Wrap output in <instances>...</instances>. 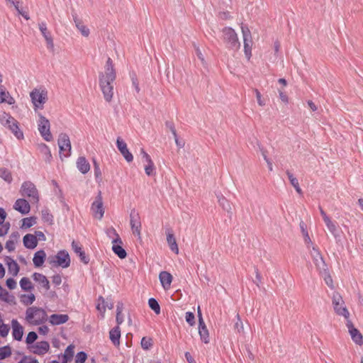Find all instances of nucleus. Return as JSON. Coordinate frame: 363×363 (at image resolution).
I'll return each mask as SVG.
<instances>
[{"mask_svg":"<svg viewBox=\"0 0 363 363\" xmlns=\"http://www.w3.org/2000/svg\"><path fill=\"white\" fill-rule=\"evenodd\" d=\"M116 146L128 162H130L133 160V156L129 152L126 143L120 137H118L116 140Z\"/></svg>","mask_w":363,"mask_h":363,"instance_id":"nucleus-18","label":"nucleus"},{"mask_svg":"<svg viewBox=\"0 0 363 363\" xmlns=\"http://www.w3.org/2000/svg\"><path fill=\"white\" fill-rule=\"evenodd\" d=\"M6 248L9 251L12 252L15 250V242L13 240H9L6 242Z\"/></svg>","mask_w":363,"mask_h":363,"instance_id":"nucleus-64","label":"nucleus"},{"mask_svg":"<svg viewBox=\"0 0 363 363\" xmlns=\"http://www.w3.org/2000/svg\"><path fill=\"white\" fill-rule=\"evenodd\" d=\"M38 126V130L43 139L46 141H51L52 135L50 130V121L41 114L39 115Z\"/></svg>","mask_w":363,"mask_h":363,"instance_id":"nucleus-7","label":"nucleus"},{"mask_svg":"<svg viewBox=\"0 0 363 363\" xmlns=\"http://www.w3.org/2000/svg\"><path fill=\"white\" fill-rule=\"evenodd\" d=\"M332 303L335 313L343 316L346 320L350 319V312L345 306V301L342 296L337 291L333 292L332 296Z\"/></svg>","mask_w":363,"mask_h":363,"instance_id":"nucleus-4","label":"nucleus"},{"mask_svg":"<svg viewBox=\"0 0 363 363\" xmlns=\"http://www.w3.org/2000/svg\"><path fill=\"white\" fill-rule=\"evenodd\" d=\"M13 208L23 215L28 214L30 211V204L25 199H17L13 205Z\"/></svg>","mask_w":363,"mask_h":363,"instance_id":"nucleus-20","label":"nucleus"},{"mask_svg":"<svg viewBox=\"0 0 363 363\" xmlns=\"http://www.w3.org/2000/svg\"><path fill=\"white\" fill-rule=\"evenodd\" d=\"M77 167L81 173L86 174L90 169V164L84 157L81 156L77 160Z\"/></svg>","mask_w":363,"mask_h":363,"instance_id":"nucleus-33","label":"nucleus"},{"mask_svg":"<svg viewBox=\"0 0 363 363\" xmlns=\"http://www.w3.org/2000/svg\"><path fill=\"white\" fill-rule=\"evenodd\" d=\"M286 174L289 178V180L291 183V184L294 186L297 184H298V179L293 175V174L289 171V170H287L286 172Z\"/></svg>","mask_w":363,"mask_h":363,"instance_id":"nucleus-57","label":"nucleus"},{"mask_svg":"<svg viewBox=\"0 0 363 363\" xmlns=\"http://www.w3.org/2000/svg\"><path fill=\"white\" fill-rule=\"evenodd\" d=\"M20 286L22 290L25 291H31L34 288L32 282L28 277H23L20 280Z\"/></svg>","mask_w":363,"mask_h":363,"instance_id":"nucleus-38","label":"nucleus"},{"mask_svg":"<svg viewBox=\"0 0 363 363\" xmlns=\"http://www.w3.org/2000/svg\"><path fill=\"white\" fill-rule=\"evenodd\" d=\"M72 248L73 251L79 257L80 260L83 263H84V264L89 263V258L88 256H86L85 255L84 251H83L82 249V245L79 242L73 240L72 242Z\"/></svg>","mask_w":363,"mask_h":363,"instance_id":"nucleus-23","label":"nucleus"},{"mask_svg":"<svg viewBox=\"0 0 363 363\" xmlns=\"http://www.w3.org/2000/svg\"><path fill=\"white\" fill-rule=\"evenodd\" d=\"M130 224L133 233L140 238L141 230L140 217L135 208L132 209L130 213Z\"/></svg>","mask_w":363,"mask_h":363,"instance_id":"nucleus-12","label":"nucleus"},{"mask_svg":"<svg viewBox=\"0 0 363 363\" xmlns=\"http://www.w3.org/2000/svg\"><path fill=\"white\" fill-rule=\"evenodd\" d=\"M148 305H149V307L156 313V314H160V304L158 303V301L154 298H149L148 300Z\"/></svg>","mask_w":363,"mask_h":363,"instance_id":"nucleus-43","label":"nucleus"},{"mask_svg":"<svg viewBox=\"0 0 363 363\" xmlns=\"http://www.w3.org/2000/svg\"><path fill=\"white\" fill-rule=\"evenodd\" d=\"M159 279L164 289H168L170 287L172 281V276L170 273L166 271H162L159 274Z\"/></svg>","mask_w":363,"mask_h":363,"instance_id":"nucleus-27","label":"nucleus"},{"mask_svg":"<svg viewBox=\"0 0 363 363\" xmlns=\"http://www.w3.org/2000/svg\"><path fill=\"white\" fill-rule=\"evenodd\" d=\"M311 256L319 274L328 269L320 252L315 247H313Z\"/></svg>","mask_w":363,"mask_h":363,"instance_id":"nucleus-14","label":"nucleus"},{"mask_svg":"<svg viewBox=\"0 0 363 363\" xmlns=\"http://www.w3.org/2000/svg\"><path fill=\"white\" fill-rule=\"evenodd\" d=\"M38 339V335L35 332H29L26 338V342L30 346Z\"/></svg>","mask_w":363,"mask_h":363,"instance_id":"nucleus-50","label":"nucleus"},{"mask_svg":"<svg viewBox=\"0 0 363 363\" xmlns=\"http://www.w3.org/2000/svg\"><path fill=\"white\" fill-rule=\"evenodd\" d=\"M346 325L348 328V331L351 336L352 340L359 345H362L363 344V337L360 332L354 328L352 322L348 319L346 322Z\"/></svg>","mask_w":363,"mask_h":363,"instance_id":"nucleus-16","label":"nucleus"},{"mask_svg":"<svg viewBox=\"0 0 363 363\" xmlns=\"http://www.w3.org/2000/svg\"><path fill=\"white\" fill-rule=\"evenodd\" d=\"M9 123H11L7 128L12 132L15 137L18 139L23 138V131L19 128L18 122L16 119H11Z\"/></svg>","mask_w":363,"mask_h":363,"instance_id":"nucleus-26","label":"nucleus"},{"mask_svg":"<svg viewBox=\"0 0 363 363\" xmlns=\"http://www.w3.org/2000/svg\"><path fill=\"white\" fill-rule=\"evenodd\" d=\"M9 332V327L3 323V320L0 319V335L2 337H5L8 335Z\"/></svg>","mask_w":363,"mask_h":363,"instance_id":"nucleus-52","label":"nucleus"},{"mask_svg":"<svg viewBox=\"0 0 363 363\" xmlns=\"http://www.w3.org/2000/svg\"><path fill=\"white\" fill-rule=\"evenodd\" d=\"M106 308L112 309L113 308V302L108 299L105 301L102 296H99L96 304V309L100 312L102 317H104Z\"/></svg>","mask_w":363,"mask_h":363,"instance_id":"nucleus-22","label":"nucleus"},{"mask_svg":"<svg viewBox=\"0 0 363 363\" xmlns=\"http://www.w3.org/2000/svg\"><path fill=\"white\" fill-rule=\"evenodd\" d=\"M58 145L60 157L62 155L68 157L71 154V143L69 136L66 133H61L58 138Z\"/></svg>","mask_w":363,"mask_h":363,"instance_id":"nucleus-9","label":"nucleus"},{"mask_svg":"<svg viewBox=\"0 0 363 363\" xmlns=\"http://www.w3.org/2000/svg\"><path fill=\"white\" fill-rule=\"evenodd\" d=\"M42 218L44 221L48 222L50 224L53 221V216L48 212V210L42 211Z\"/></svg>","mask_w":363,"mask_h":363,"instance_id":"nucleus-56","label":"nucleus"},{"mask_svg":"<svg viewBox=\"0 0 363 363\" xmlns=\"http://www.w3.org/2000/svg\"><path fill=\"white\" fill-rule=\"evenodd\" d=\"M110 232L113 233L115 235V238L112 240L113 246L112 250L113 252L120 258L124 259L127 256L126 251L122 247L123 242L119 236V235L116 233V230L111 228Z\"/></svg>","mask_w":363,"mask_h":363,"instance_id":"nucleus-8","label":"nucleus"},{"mask_svg":"<svg viewBox=\"0 0 363 363\" xmlns=\"http://www.w3.org/2000/svg\"><path fill=\"white\" fill-rule=\"evenodd\" d=\"M30 96L35 108H43V104L47 101V91L44 90L40 91L35 89L30 92Z\"/></svg>","mask_w":363,"mask_h":363,"instance_id":"nucleus-11","label":"nucleus"},{"mask_svg":"<svg viewBox=\"0 0 363 363\" xmlns=\"http://www.w3.org/2000/svg\"><path fill=\"white\" fill-rule=\"evenodd\" d=\"M237 318L238 321L235 323V328L238 330V333H240L243 330V324L238 314L237 315Z\"/></svg>","mask_w":363,"mask_h":363,"instance_id":"nucleus-62","label":"nucleus"},{"mask_svg":"<svg viewBox=\"0 0 363 363\" xmlns=\"http://www.w3.org/2000/svg\"><path fill=\"white\" fill-rule=\"evenodd\" d=\"M87 358V354L84 352H79L75 357L76 363H84Z\"/></svg>","mask_w":363,"mask_h":363,"instance_id":"nucleus-55","label":"nucleus"},{"mask_svg":"<svg viewBox=\"0 0 363 363\" xmlns=\"http://www.w3.org/2000/svg\"><path fill=\"white\" fill-rule=\"evenodd\" d=\"M38 26H39V30L41 32V34L43 35V36L44 37V38L47 43L48 48L50 49V50H53V48H54L53 40H52L51 33L48 30L46 23L41 22L38 24Z\"/></svg>","mask_w":363,"mask_h":363,"instance_id":"nucleus-19","label":"nucleus"},{"mask_svg":"<svg viewBox=\"0 0 363 363\" xmlns=\"http://www.w3.org/2000/svg\"><path fill=\"white\" fill-rule=\"evenodd\" d=\"M12 351L9 345H5L0 347V361L11 355Z\"/></svg>","mask_w":363,"mask_h":363,"instance_id":"nucleus-41","label":"nucleus"},{"mask_svg":"<svg viewBox=\"0 0 363 363\" xmlns=\"http://www.w3.org/2000/svg\"><path fill=\"white\" fill-rule=\"evenodd\" d=\"M33 280L38 282L40 286L46 291L50 289V285L47 277L43 274L34 272L32 276Z\"/></svg>","mask_w":363,"mask_h":363,"instance_id":"nucleus-25","label":"nucleus"},{"mask_svg":"<svg viewBox=\"0 0 363 363\" xmlns=\"http://www.w3.org/2000/svg\"><path fill=\"white\" fill-rule=\"evenodd\" d=\"M38 148L40 152L43 155V157L45 162L50 163L52 159V156L49 147L44 143H40L38 145Z\"/></svg>","mask_w":363,"mask_h":363,"instance_id":"nucleus-32","label":"nucleus"},{"mask_svg":"<svg viewBox=\"0 0 363 363\" xmlns=\"http://www.w3.org/2000/svg\"><path fill=\"white\" fill-rule=\"evenodd\" d=\"M223 40L228 49L238 50L240 48L238 35L235 30L230 27H225L222 30Z\"/></svg>","mask_w":363,"mask_h":363,"instance_id":"nucleus-3","label":"nucleus"},{"mask_svg":"<svg viewBox=\"0 0 363 363\" xmlns=\"http://www.w3.org/2000/svg\"><path fill=\"white\" fill-rule=\"evenodd\" d=\"M18 363H39L35 357L24 356Z\"/></svg>","mask_w":363,"mask_h":363,"instance_id":"nucleus-58","label":"nucleus"},{"mask_svg":"<svg viewBox=\"0 0 363 363\" xmlns=\"http://www.w3.org/2000/svg\"><path fill=\"white\" fill-rule=\"evenodd\" d=\"M94 208V217L101 220L104 214V208L103 205L101 191H99L95 201L92 203V208Z\"/></svg>","mask_w":363,"mask_h":363,"instance_id":"nucleus-15","label":"nucleus"},{"mask_svg":"<svg viewBox=\"0 0 363 363\" xmlns=\"http://www.w3.org/2000/svg\"><path fill=\"white\" fill-rule=\"evenodd\" d=\"M12 326V335L14 340L21 341L23 335V328L16 319H13L11 321Z\"/></svg>","mask_w":363,"mask_h":363,"instance_id":"nucleus-21","label":"nucleus"},{"mask_svg":"<svg viewBox=\"0 0 363 363\" xmlns=\"http://www.w3.org/2000/svg\"><path fill=\"white\" fill-rule=\"evenodd\" d=\"M20 300L24 306H30L35 301V296L33 294H21Z\"/></svg>","mask_w":363,"mask_h":363,"instance_id":"nucleus-39","label":"nucleus"},{"mask_svg":"<svg viewBox=\"0 0 363 363\" xmlns=\"http://www.w3.org/2000/svg\"><path fill=\"white\" fill-rule=\"evenodd\" d=\"M255 95H256V98H257L258 104L260 106H264L266 104V103H265V101L262 99L261 93L257 89H255Z\"/></svg>","mask_w":363,"mask_h":363,"instance_id":"nucleus-61","label":"nucleus"},{"mask_svg":"<svg viewBox=\"0 0 363 363\" xmlns=\"http://www.w3.org/2000/svg\"><path fill=\"white\" fill-rule=\"evenodd\" d=\"M155 168L152 161L147 162V164L145 166V172L147 175H153L155 173Z\"/></svg>","mask_w":363,"mask_h":363,"instance_id":"nucleus-51","label":"nucleus"},{"mask_svg":"<svg viewBox=\"0 0 363 363\" xmlns=\"http://www.w3.org/2000/svg\"><path fill=\"white\" fill-rule=\"evenodd\" d=\"M130 77L132 82V85L134 87L135 90L137 93H139L140 91V86H139V82L138 80L137 74L135 72H132L130 73Z\"/></svg>","mask_w":363,"mask_h":363,"instance_id":"nucleus-46","label":"nucleus"},{"mask_svg":"<svg viewBox=\"0 0 363 363\" xmlns=\"http://www.w3.org/2000/svg\"><path fill=\"white\" fill-rule=\"evenodd\" d=\"M74 347L72 345H69L66 348L63 356L65 363H66L69 360H71L72 358L73 357L74 353Z\"/></svg>","mask_w":363,"mask_h":363,"instance_id":"nucleus-42","label":"nucleus"},{"mask_svg":"<svg viewBox=\"0 0 363 363\" xmlns=\"http://www.w3.org/2000/svg\"><path fill=\"white\" fill-rule=\"evenodd\" d=\"M165 125L171 131L173 136H176V135H177L174 124L172 121H166Z\"/></svg>","mask_w":363,"mask_h":363,"instance_id":"nucleus-59","label":"nucleus"},{"mask_svg":"<svg viewBox=\"0 0 363 363\" xmlns=\"http://www.w3.org/2000/svg\"><path fill=\"white\" fill-rule=\"evenodd\" d=\"M45 257H46V254L44 250H40L37 251L34 254V256L33 258V264H34L35 267H41L45 260Z\"/></svg>","mask_w":363,"mask_h":363,"instance_id":"nucleus-34","label":"nucleus"},{"mask_svg":"<svg viewBox=\"0 0 363 363\" xmlns=\"http://www.w3.org/2000/svg\"><path fill=\"white\" fill-rule=\"evenodd\" d=\"M320 274L321 275V277L323 278L325 284L332 289H334V285H333V279L330 274V272L328 270L325 271V272H323L321 273H320Z\"/></svg>","mask_w":363,"mask_h":363,"instance_id":"nucleus-40","label":"nucleus"},{"mask_svg":"<svg viewBox=\"0 0 363 363\" xmlns=\"http://www.w3.org/2000/svg\"><path fill=\"white\" fill-rule=\"evenodd\" d=\"M11 119H15V118L6 113H3L1 115H0L1 123L6 128L11 123H9V121H11Z\"/></svg>","mask_w":363,"mask_h":363,"instance_id":"nucleus-49","label":"nucleus"},{"mask_svg":"<svg viewBox=\"0 0 363 363\" xmlns=\"http://www.w3.org/2000/svg\"><path fill=\"white\" fill-rule=\"evenodd\" d=\"M5 261L6 264L8 265L9 272L12 274L13 277L17 276L19 272V266L17 262L13 260L11 257L6 256L5 257Z\"/></svg>","mask_w":363,"mask_h":363,"instance_id":"nucleus-31","label":"nucleus"},{"mask_svg":"<svg viewBox=\"0 0 363 363\" xmlns=\"http://www.w3.org/2000/svg\"><path fill=\"white\" fill-rule=\"evenodd\" d=\"M140 344L143 349L146 350H149L152 345V339L143 337L141 340Z\"/></svg>","mask_w":363,"mask_h":363,"instance_id":"nucleus-53","label":"nucleus"},{"mask_svg":"<svg viewBox=\"0 0 363 363\" xmlns=\"http://www.w3.org/2000/svg\"><path fill=\"white\" fill-rule=\"evenodd\" d=\"M11 119H15V118L6 113H3L1 115H0L1 123L6 128L11 123H9V121H11Z\"/></svg>","mask_w":363,"mask_h":363,"instance_id":"nucleus-48","label":"nucleus"},{"mask_svg":"<svg viewBox=\"0 0 363 363\" xmlns=\"http://www.w3.org/2000/svg\"><path fill=\"white\" fill-rule=\"evenodd\" d=\"M69 320L67 314H52L50 316L49 322L52 325H58L65 323Z\"/></svg>","mask_w":363,"mask_h":363,"instance_id":"nucleus-28","label":"nucleus"},{"mask_svg":"<svg viewBox=\"0 0 363 363\" xmlns=\"http://www.w3.org/2000/svg\"><path fill=\"white\" fill-rule=\"evenodd\" d=\"M185 320L189 325L193 326L195 325V315L194 313L191 311L186 312L185 313Z\"/></svg>","mask_w":363,"mask_h":363,"instance_id":"nucleus-54","label":"nucleus"},{"mask_svg":"<svg viewBox=\"0 0 363 363\" xmlns=\"http://www.w3.org/2000/svg\"><path fill=\"white\" fill-rule=\"evenodd\" d=\"M93 162L94 166L95 179L96 182L100 184V183L102 182L101 172L97 162L95 160H93Z\"/></svg>","mask_w":363,"mask_h":363,"instance_id":"nucleus-47","label":"nucleus"},{"mask_svg":"<svg viewBox=\"0 0 363 363\" xmlns=\"http://www.w3.org/2000/svg\"><path fill=\"white\" fill-rule=\"evenodd\" d=\"M140 155L142 156V160L143 162H150L152 161L151 160L150 156L143 148L140 150Z\"/></svg>","mask_w":363,"mask_h":363,"instance_id":"nucleus-63","label":"nucleus"},{"mask_svg":"<svg viewBox=\"0 0 363 363\" xmlns=\"http://www.w3.org/2000/svg\"><path fill=\"white\" fill-rule=\"evenodd\" d=\"M22 222V228H30L35 224L36 218L33 216L24 218Z\"/></svg>","mask_w":363,"mask_h":363,"instance_id":"nucleus-45","label":"nucleus"},{"mask_svg":"<svg viewBox=\"0 0 363 363\" xmlns=\"http://www.w3.org/2000/svg\"><path fill=\"white\" fill-rule=\"evenodd\" d=\"M26 319L35 325H39L48 320V315L43 308L31 306L26 309Z\"/></svg>","mask_w":363,"mask_h":363,"instance_id":"nucleus-2","label":"nucleus"},{"mask_svg":"<svg viewBox=\"0 0 363 363\" xmlns=\"http://www.w3.org/2000/svg\"><path fill=\"white\" fill-rule=\"evenodd\" d=\"M242 33L243 36V43H244V52L249 60L252 55V40L251 32L247 26H242Z\"/></svg>","mask_w":363,"mask_h":363,"instance_id":"nucleus-10","label":"nucleus"},{"mask_svg":"<svg viewBox=\"0 0 363 363\" xmlns=\"http://www.w3.org/2000/svg\"><path fill=\"white\" fill-rule=\"evenodd\" d=\"M0 177L8 183H11L12 181L11 174L6 168H0Z\"/></svg>","mask_w":363,"mask_h":363,"instance_id":"nucleus-44","label":"nucleus"},{"mask_svg":"<svg viewBox=\"0 0 363 363\" xmlns=\"http://www.w3.org/2000/svg\"><path fill=\"white\" fill-rule=\"evenodd\" d=\"M21 194L28 197L30 202L38 203L39 201V194L35 185L30 182H24L21 186Z\"/></svg>","mask_w":363,"mask_h":363,"instance_id":"nucleus-5","label":"nucleus"},{"mask_svg":"<svg viewBox=\"0 0 363 363\" xmlns=\"http://www.w3.org/2000/svg\"><path fill=\"white\" fill-rule=\"evenodd\" d=\"M73 19L77 29L81 32V33L87 37L89 35V29L84 24L82 21L79 19L77 15H72Z\"/></svg>","mask_w":363,"mask_h":363,"instance_id":"nucleus-35","label":"nucleus"},{"mask_svg":"<svg viewBox=\"0 0 363 363\" xmlns=\"http://www.w3.org/2000/svg\"><path fill=\"white\" fill-rule=\"evenodd\" d=\"M199 333L201 340L206 344L209 342V333L202 317L200 306H198Z\"/></svg>","mask_w":363,"mask_h":363,"instance_id":"nucleus-13","label":"nucleus"},{"mask_svg":"<svg viewBox=\"0 0 363 363\" xmlns=\"http://www.w3.org/2000/svg\"><path fill=\"white\" fill-rule=\"evenodd\" d=\"M6 286L9 289H11V290L16 289V285H17L16 281L13 278L7 279V280L6 281Z\"/></svg>","mask_w":363,"mask_h":363,"instance_id":"nucleus-60","label":"nucleus"},{"mask_svg":"<svg viewBox=\"0 0 363 363\" xmlns=\"http://www.w3.org/2000/svg\"><path fill=\"white\" fill-rule=\"evenodd\" d=\"M48 261L50 264L62 268H67L71 262L69 255L65 250H60L55 257H50Z\"/></svg>","mask_w":363,"mask_h":363,"instance_id":"nucleus-6","label":"nucleus"},{"mask_svg":"<svg viewBox=\"0 0 363 363\" xmlns=\"http://www.w3.org/2000/svg\"><path fill=\"white\" fill-rule=\"evenodd\" d=\"M28 349L33 354L43 355L50 350V345L47 341L38 342L35 345L28 346Z\"/></svg>","mask_w":363,"mask_h":363,"instance_id":"nucleus-17","label":"nucleus"},{"mask_svg":"<svg viewBox=\"0 0 363 363\" xmlns=\"http://www.w3.org/2000/svg\"><path fill=\"white\" fill-rule=\"evenodd\" d=\"M24 246L28 249H34L38 245L37 236L33 234H26L23 238Z\"/></svg>","mask_w":363,"mask_h":363,"instance_id":"nucleus-24","label":"nucleus"},{"mask_svg":"<svg viewBox=\"0 0 363 363\" xmlns=\"http://www.w3.org/2000/svg\"><path fill=\"white\" fill-rule=\"evenodd\" d=\"M109 338L113 345L116 347L120 345L121 328L118 325L115 326L110 330Z\"/></svg>","mask_w":363,"mask_h":363,"instance_id":"nucleus-29","label":"nucleus"},{"mask_svg":"<svg viewBox=\"0 0 363 363\" xmlns=\"http://www.w3.org/2000/svg\"><path fill=\"white\" fill-rule=\"evenodd\" d=\"M102 75L109 76V77H111L112 79L113 77H116V73L113 67V61L110 57H108L106 61L105 72H102Z\"/></svg>","mask_w":363,"mask_h":363,"instance_id":"nucleus-36","label":"nucleus"},{"mask_svg":"<svg viewBox=\"0 0 363 363\" xmlns=\"http://www.w3.org/2000/svg\"><path fill=\"white\" fill-rule=\"evenodd\" d=\"M116 77H109V76L102 75V72L99 74V87L103 94L104 100L110 103L114 94V82Z\"/></svg>","mask_w":363,"mask_h":363,"instance_id":"nucleus-1","label":"nucleus"},{"mask_svg":"<svg viewBox=\"0 0 363 363\" xmlns=\"http://www.w3.org/2000/svg\"><path fill=\"white\" fill-rule=\"evenodd\" d=\"M167 242L170 250L175 252L176 254L179 253L178 245L175 239V237L172 231V230L168 229L167 232Z\"/></svg>","mask_w":363,"mask_h":363,"instance_id":"nucleus-30","label":"nucleus"},{"mask_svg":"<svg viewBox=\"0 0 363 363\" xmlns=\"http://www.w3.org/2000/svg\"><path fill=\"white\" fill-rule=\"evenodd\" d=\"M218 201L219 205L222 207V208L230 213V217L232 215L231 211V205L230 203L222 195H217Z\"/></svg>","mask_w":363,"mask_h":363,"instance_id":"nucleus-37","label":"nucleus"}]
</instances>
